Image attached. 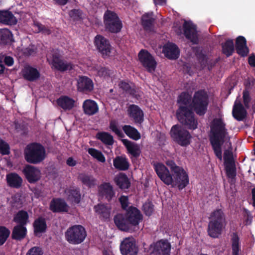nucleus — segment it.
Returning a JSON list of instances; mask_svg holds the SVG:
<instances>
[{
  "mask_svg": "<svg viewBox=\"0 0 255 255\" xmlns=\"http://www.w3.org/2000/svg\"><path fill=\"white\" fill-rule=\"evenodd\" d=\"M166 164L169 169L162 163L156 162L153 168L159 179L166 185L177 187L181 190L185 188L189 182L187 173L181 167L177 166L172 160H168Z\"/></svg>",
  "mask_w": 255,
  "mask_h": 255,
  "instance_id": "1",
  "label": "nucleus"
},
{
  "mask_svg": "<svg viewBox=\"0 0 255 255\" xmlns=\"http://www.w3.org/2000/svg\"><path fill=\"white\" fill-rule=\"evenodd\" d=\"M191 95L187 92H182L178 97L177 103L180 104L176 112L177 119L186 128L194 130L197 128L198 121L195 114L187 105L192 102Z\"/></svg>",
  "mask_w": 255,
  "mask_h": 255,
  "instance_id": "2",
  "label": "nucleus"
},
{
  "mask_svg": "<svg viewBox=\"0 0 255 255\" xmlns=\"http://www.w3.org/2000/svg\"><path fill=\"white\" fill-rule=\"evenodd\" d=\"M114 220L118 229L132 233L138 229V225L142 220V215L137 208L130 206L125 214H117L114 217Z\"/></svg>",
  "mask_w": 255,
  "mask_h": 255,
  "instance_id": "3",
  "label": "nucleus"
},
{
  "mask_svg": "<svg viewBox=\"0 0 255 255\" xmlns=\"http://www.w3.org/2000/svg\"><path fill=\"white\" fill-rule=\"evenodd\" d=\"M227 134L226 124L223 120L214 119L210 126L209 140L215 155L220 160L222 159V145Z\"/></svg>",
  "mask_w": 255,
  "mask_h": 255,
  "instance_id": "4",
  "label": "nucleus"
},
{
  "mask_svg": "<svg viewBox=\"0 0 255 255\" xmlns=\"http://www.w3.org/2000/svg\"><path fill=\"white\" fill-rule=\"evenodd\" d=\"M226 225L225 214L222 209H216L213 211L209 217L207 233L210 237L218 238L222 234Z\"/></svg>",
  "mask_w": 255,
  "mask_h": 255,
  "instance_id": "5",
  "label": "nucleus"
},
{
  "mask_svg": "<svg viewBox=\"0 0 255 255\" xmlns=\"http://www.w3.org/2000/svg\"><path fill=\"white\" fill-rule=\"evenodd\" d=\"M24 158L29 163L37 164L46 158V150L44 146L38 142L28 144L24 152Z\"/></svg>",
  "mask_w": 255,
  "mask_h": 255,
  "instance_id": "6",
  "label": "nucleus"
},
{
  "mask_svg": "<svg viewBox=\"0 0 255 255\" xmlns=\"http://www.w3.org/2000/svg\"><path fill=\"white\" fill-rule=\"evenodd\" d=\"M209 96L205 90L196 91L190 104L192 110L198 116H204L209 105Z\"/></svg>",
  "mask_w": 255,
  "mask_h": 255,
  "instance_id": "7",
  "label": "nucleus"
},
{
  "mask_svg": "<svg viewBox=\"0 0 255 255\" xmlns=\"http://www.w3.org/2000/svg\"><path fill=\"white\" fill-rule=\"evenodd\" d=\"M104 27L106 31L117 34L121 32L123 25L118 14L114 11L107 9L103 15Z\"/></svg>",
  "mask_w": 255,
  "mask_h": 255,
  "instance_id": "8",
  "label": "nucleus"
},
{
  "mask_svg": "<svg viewBox=\"0 0 255 255\" xmlns=\"http://www.w3.org/2000/svg\"><path fill=\"white\" fill-rule=\"evenodd\" d=\"M66 241L72 245L83 243L87 237L85 228L81 225H75L69 227L65 233Z\"/></svg>",
  "mask_w": 255,
  "mask_h": 255,
  "instance_id": "9",
  "label": "nucleus"
},
{
  "mask_svg": "<svg viewBox=\"0 0 255 255\" xmlns=\"http://www.w3.org/2000/svg\"><path fill=\"white\" fill-rule=\"evenodd\" d=\"M170 135L174 141L181 146H187L190 144L192 137L190 133L179 125L172 127Z\"/></svg>",
  "mask_w": 255,
  "mask_h": 255,
  "instance_id": "10",
  "label": "nucleus"
},
{
  "mask_svg": "<svg viewBox=\"0 0 255 255\" xmlns=\"http://www.w3.org/2000/svg\"><path fill=\"white\" fill-rule=\"evenodd\" d=\"M139 62L149 72H153L156 67V62L152 55L146 50L141 49L138 54Z\"/></svg>",
  "mask_w": 255,
  "mask_h": 255,
  "instance_id": "11",
  "label": "nucleus"
},
{
  "mask_svg": "<svg viewBox=\"0 0 255 255\" xmlns=\"http://www.w3.org/2000/svg\"><path fill=\"white\" fill-rule=\"evenodd\" d=\"M94 43L104 58L110 56L112 46L108 39L102 35H97L95 37Z\"/></svg>",
  "mask_w": 255,
  "mask_h": 255,
  "instance_id": "12",
  "label": "nucleus"
},
{
  "mask_svg": "<svg viewBox=\"0 0 255 255\" xmlns=\"http://www.w3.org/2000/svg\"><path fill=\"white\" fill-rule=\"evenodd\" d=\"M51 65L53 68L60 72L71 71L74 68V65L72 62L62 59L61 55L57 53L52 54Z\"/></svg>",
  "mask_w": 255,
  "mask_h": 255,
  "instance_id": "13",
  "label": "nucleus"
},
{
  "mask_svg": "<svg viewBox=\"0 0 255 255\" xmlns=\"http://www.w3.org/2000/svg\"><path fill=\"white\" fill-rule=\"evenodd\" d=\"M185 37L189 40L193 44H198L199 42L197 26L190 21L185 20L183 24Z\"/></svg>",
  "mask_w": 255,
  "mask_h": 255,
  "instance_id": "14",
  "label": "nucleus"
},
{
  "mask_svg": "<svg viewBox=\"0 0 255 255\" xmlns=\"http://www.w3.org/2000/svg\"><path fill=\"white\" fill-rule=\"evenodd\" d=\"M76 87L79 92L87 94L92 92L94 88L93 80L86 76L79 75L76 79Z\"/></svg>",
  "mask_w": 255,
  "mask_h": 255,
  "instance_id": "15",
  "label": "nucleus"
},
{
  "mask_svg": "<svg viewBox=\"0 0 255 255\" xmlns=\"http://www.w3.org/2000/svg\"><path fill=\"white\" fill-rule=\"evenodd\" d=\"M25 178L30 184H34L38 181L41 178V171L34 166L27 164L22 170Z\"/></svg>",
  "mask_w": 255,
  "mask_h": 255,
  "instance_id": "16",
  "label": "nucleus"
},
{
  "mask_svg": "<svg viewBox=\"0 0 255 255\" xmlns=\"http://www.w3.org/2000/svg\"><path fill=\"white\" fill-rule=\"evenodd\" d=\"M120 251L122 255H137L138 248L132 238H126L121 243Z\"/></svg>",
  "mask_w": 255,
  "mask_h": 255,
  "instance_id": "17",
  "label": "nucleus"
},
{
  "mask_svg": "<svg viewBox=\"0 0 255 255\" xmlns=\"http://www.w3.org/2000/svg\"><path fill=\"white\" fill-rule=\"evenodd\" d=\"M64 194L68 201L73 204L80 203L82 196L79 187L74 186H70L65 189Z\"/></svg>",
  "mask_w": 255,
  "mask_h": 255,
  "instance_id": "18",
  "label": "nucleus"
},
{
  "mask_svg": "<svg viewBox=\"0 0 255 255\" xmlns=\"http://www.w3.org/2000/svg\"><path fill=\"white\" fill-rule=\"evenodd\" d=\"M170 244L167 241L160 240L153 246L152 254L153 255H169Z\"/></svg>",
  "mask_w": 255,
  "mask_h": 255,
  "instance_id": "19",
  "label": "nucleus"
},
{
  "mask_svg": "<svg viewBox=\"0 0 255 255\" xmlns=\"http://www.w3.org/2000/svg\"><path fill=\"white\" fill-rule=\"evenodd\" d=\"M94 209L96 215L101 221H107L109 220L111 208L107 204H98L94 206Z\"/></svg>",
  "mask_w": 255,
  "mask_h": 255,
  "instance_id": "20",
  "label": "nucleus"
},
{
  "mask_svg": "<svg viewBox=\"0 0 255 255\" xmlns=\"http://www.w3.org/2000/svg\"><path fill=\"white\" fill-rule=\"evenodd\" d=\"M49 209L53 213L67 212L68 206L64 200L53 198L50 203Z\"/></svg>",
  "mask_w": 255,
  "mask_h": 255,
  "instance_id": "21",
  "label": "nucleus"
},
{
  "mask_svg": "<svg viewBox=\"0 0 255 255\" xmlns=\"http://www.w3.org/2000/svg\"><path fill=\"white\" fill-rule=\"evenodd\" d=\"M99 194L100 196L108 202L111 201L115 195L112 186L108 182H105L99 186Z\"/></svg>",
  "mask_w": 255,
  "mask_h": 255,
  "instance_id": "22",
  "label": "nucleus"
},
{
  "mask_svg": "<svg viewBox=\"0 0 255 255\" xmlns=\"http://www.w3.org/2000/svg\"><path fill=\"white\" fill-rule=\"evenodd\" d=\"M163 53L169 59H176L179 56V50L178 46L173 43H167L163 47Z\"/></svg>",
  "mask_w": 255,
  "mask_h": 255,
  "instance_id": "23",
  "label": "nucleus"
},
{
  "mask_svg": "<svg viewBox=\"0 0 255 255\" xmlns=\"http://www.w3.org/2000/svg\"><path fill=\"white\" fill-rule=\"evenodd\" d=\"M119 86L120 89L125 92L131 95L133 97L138 98L140 97V92L138 89L132 83H128L125 81H121L119 83Z\"/></svg>",
  "mask_w": 255,
  "mask_h": 255,
  "instance_id": "24",
  "label": "nucleus"
},
{
  "mask_svg": "<svg viewBox=\"0 0 255 255\" xmlns=\"http://www.w3.org/2000/svg\"><path fill=\"white\" fill-rule=\"evenodd\" d=\"M128 111L129 116L133 119L135 123L141 124L143 122V112L138 106L135 105H130Z\"/></svg>",
  "mask_w": 255,
  "mask_h": 255,
  "instance_id": "25",
  "label": "nucleus"
},
{
  "mask_svg": "<svg viewBox=\"0 0 255 255\" xmlns=\"http://www.w3.org/2000/svg\"><path fill=\"white\" fill-rule=\"evenodd\" d=\"M22 75L25 80L30 82H33L40 77V74L37 69L28 66L25 67L22 70Z\"/></svg>",
  "mask_w": 255,
  "mask_h": 255,
  "instance_id": "26",
  "label": "nucleus"
},
{
  "mask_svg": "<svg viewBox=\"0 0 255 255\" xmlns=\"http://www.w3.org/2000/svg\"><path fill=\"white\" fill-rule=\"evenodd\" d=\"M0 23L7 25H13L16 24L17 19L11 11L0 10Z\"/></svg>",
  "mask_w": 255,
  "mask_h": 255,
  "instance_id": "27",
  "label": "nucleus"
},
{
  "mask_svg": "<svg viewBox=\"0 0 255 255\" xmlns=\"http://www.w3.org/2000/svg\"><path fill=\"white\" fill-rule=\"evenodd\" d=\"M122 141L126 147L128 153L135 158L139 156L141 150L138 144L132 142L128 139H122Z\"/></svg>",
  "mask_w": 255,
  "mask_h": 255,
  "instance_id": "28",
  "label": "nucleus"
},
{
  "mask_svg": "<svg viewBox=\"0 0 255 255\" xmlns=\"http://www.w3.org/2000/svg\"><path fill=\"white\" fill-rule=\"evenodd\" d=\"M56 103L64 111H70L74 107L75 101L68 96H61Z\"/></svg>",
  "mask_w": 255,
  "mask_h": 255,
  "instance_id": "29",
  "label": "nucleus"
},
{
  "mask_svg": "<svg viewBox=\"0 0 255 255\" xmlns=\"http://www.w3.org/2000/svg\"><path fill=\"white\" fill-rule=\"evenodd\" d=\"M233 117L238 121H243L247 117V112L240 102H235L233 106Z\"/></svg>",
  "mask_w": 255,
  "mask_h": 255,
  "instance_id": "30",
  "label": "nucleus"
},
{
  "mask_svg": "<svg viewBox=\"0 0 255 255\" xmlns=\"http://www.w3.org/2000/svg\"><path fill=\"white\" fill-rule=\"evenodd\" d=\"M33 227L34 234L35 236L45 233L47 227L45 219L42 217H38L34 220Z\"/></svg>",
  "mask_w": 255,
  "mask_h": 255,
  "instance_id": "31",
  "label": "nucleus"
},
{
  "mask_svg": "<svg viewBox=\"0 0 255 255\" xmlns=\"http://www.w3.org/2000/svg\"><path fill=\"white\" fill-rule=\"evenodd\" d=\"M153 12L144 14L141 17V24L146 31H152L154 27L155 19L153 17Z\"/></svg>",
  "mask_w": 255,
  "mask_h": 255,
  "instance_id": "32",
  "label": "nucleus"
},
{
  "mask_svg": "<svg viewBox=\"0 0 255 255\" xmlns=\"http://www.w3.org/2000/svg\"><path fill=\"white\" fill-rule=\"evenodd\" d=\"M230 236L232 255H239L241 252V245L238 234L237 232H233Z\"/></svg>",
  "mask_w": 255,
  "mask_h": 255,
  "instance_id": "33",
  "label": "nucleus"
},
{
  "mask_svg": "<svg viewBox=\"0 0 255 255\" xmlns=\"http://www.w3.org/2000/svg\"><path fill=\"white\" fill-rule=\"evenodd\" d=\"M115 168L120 171H126L128 169L129 163L125 155L117 156L113 160Z\"/></svg>",
  "mask_w": 255,
  "mask_h": 255,
  "instance_id": "34",
  "label": "nucleus"
},
{
  "mask_svg": "<svg viewBox=\"0 0 255 255\" xmlns=\"http://www.w3.org/2000/svg\"><path fill=\"white\" fill-rule=\"evenodd\" d=\"M7 183L12 188H19L22 183V178L16 173H10L6 176Z\"/></svg>",
  "mask_w": 255,
  "mask_h": 255,
  "instance_id": "35",
  "label": "nucleus"
},
{
  "mask_svg": "<svg viewBox=\"0 0 255 255\" xmlns=\"http://www.w3.org/2000/svg\"><path fill=\"white\" fill-rule=\"evenodd\" d=\"M27 232L25 226L17 225L13 228L11 238L16 241H21L25 238Z\"/></svg>",
  "mask_w": 255,
  "mask_h": 255,
  "instance_id": "36",
  "label": "nucleus"
},
{
  "mask_svg": "<svg viewBox=\"0 0 255 255\" xmlns=\"http://www.w3.org/2000/svg\"><path fill=\"white\" fill-rule=\"evenodd\" d=\"M84 113L87 115H93L98 111L99 108L97 104L93 100H86L83 104Z\"/></svg>",
  "mask_w": 255,
  "mask_h": 255,
  "instance_id": "37",
  "label": "nucleus"
},
{
  "mask_svg": "<svg viewBox=\"0 0 255 255\" xmlns=\"http://www.w3.org/2000/svg\"><path fill=\"white\" fill-rule=\"evenodd\" d=\"M78 179L83 185L89 188L94 187L97 185V180L91 174L80 173L78 176Z\"/></svg>",
  "mask_w": 255,
  "mask_h": 255,
  "instance_id": "38",
  "label": "nucleus"
},
{
  "mask_svg": "<svg viewBox=\"0 0 255 255\" xmlns=\"http://www.w3.org/2000/svg\"><path fill=\"white\" fill-rule=\"evenodd\" d=\"M222 52L227 57L232 55L235 51V45L233 39H228L221 44Z\"/></svg>",
  "mask_w": 255,
  "mask_h": 255,
  "instance_id": "39",
  "label": "nucleus"
},
{
  "mask_svg": "<svg viewBox=\"0 0 255 255\" xmlns=\"http://www.w3.org/2000/svg\"><path fill=\"white\" fill-rule=\"evenodd\" d=\"M123 129L127 135L130 138L137 140L141 137L140 134L137 129L130 125L124 126Z\"/></svg>",
  "mask_w": 255,
  "mask_h": 255,
  "instance_id": "40",
  "label": "nucleus"
},
{
  "mask_svg": "<svg viewBox=\"0 0 255 255\" xmlns=\"http://www.w3.org/2000/svg\"><path fill=\"white\" fill-rule=\"evenodd\" d=\"M96 137L105 145H112L114 143L113 136L108 132L103 131L98 132L96 135Z\"/></svg>",
  "mask_w": 255,
  "mask_h": 255,
  "instance_id": "41",
  "label": "nucleus"
},
{
  "mask_svg": "<svg viewBox=\"0 0 255 255\" xmlns=\"http://www.w3.org/2000/svg\"><path fill=\"white\" fill-rule=\"evenodd\" d=\"M117 185L122 189H127L130 185V183L127 176L124 174H120L115 178Z\"/></svg>",
  "mask_w": 255,
  "mask_h": 255,
  "instance_id": "42",
  "label": "nucleus"
},
{
  "mask_svg": "<svg viewBox=\"0 0 255 255\" xmlns=\"http://www.w3.org/2000/svg\"><path fill=\"white\" fill-rule=\"evenodd\" d=\"M29 216L26 211L21 210L17 212L14 217V221L18 224L26 226L28 222Z\"/></svg>",
  "mask_w": 255,
  "mask_h": 255,
  "instance_id": "43",
  "label": "nucleus"
},
{
  "mask_svg": "<svg viewBox=\"0 0 255 255\" xmlns=\"http://www.w3.org/2000/svg\"><path fill=\"white\" fill-rule=\"evenodd\" d=\"M13 41L12 34L11 31L7 29H0V42L3 44L10 43Z\"/></svg>",
  "mask_w": 255,
  "mask_h": 255,
  "instance_id": "44",
  "label": "nucleus"
},
{
  "mask_svg": "<svg viewBox=\"0 0 255 255\" xmlns=\"http://www.w3.org/2000/svg\"><path fill=\"white\" fill-rule=\"evenodd\" d=\"M226 175L230 179H235L237 175V169L235 161L225 164Z\"/></svg>",
  "mask_w": 255,
  "mask_h": 255,
  "instance_id": "45",
  "label": "nucleus"
},
{
  "mask_svg": "<svg viewBox=\"0 0 255 255\" xmlns=\"http://www.w3.org/2000/svg\"><path fill=\"white\" fill-rule=\"evenodd\" d=\"M88 152L94 158L96 159L100 162H105L106 161L105 157L101 151L94 148H89Z\"/></svg>",
  "mask_w": 255,
  "mask_h": 255,
  "instance_id": "46",
  "label": "nucleus"
},
{
  "mask_svg": "<svg viewBox=\"0 0 255 255\" xmlns=\"http://www.w3.org/2000/svg\"><path fill=\"white\" fill-rule=\"evenodd\" d=\"M109 128L116 134L120 137H125L124 133L118 127V123L116 120H112L110 122Z\"/></svg>",
  "mask_w": 255,
  "mask_h": 255,
  "instance_id": "47",
  "label": "nucleus"
},
{
  "mask_svg": "<svg viewBox=\"0 0 255 255\" xmlns=\"http://www.w3.org/2000/svg\"><path fill=\"white\" fill-rule=\"evenodd\" d=\"M10 235V231L4 226H0V246L2 245Z\"/></svg>",
  "mask_w": 255,
  "mask_h": 255,
  "instance_id": "48",
  "label": "nucleus"
},
{
  "mask_svg": "<svg viewBox=\"0 0 255 255\" xmlns=\"http://www.w3.org/2000/svg\"><path fill=\"white\" fill-rule=\"evenodd\" d=\"M82 11L80 9H73L69 11V15L74 21H78L82 19Z\"/></svg>",
  "mask_w": 255,
  "mask_h": 255,
  "instance_id": "49",
  "label": "nucleus"
},
{
  "mask_svg": "<svg viewBox=\"0 0 255 255\" xmlns=\"http://www.w3.org/2000/svg\"><path fill=\"white\" fill-rule=\"evenodd\" d=\"M97 70L98 75L104 78H109L112 73L111 70L106 67H98Z\"/></svg>",
  "mask_w": 255,
  "mask_h": 255,
  "instance_id": "50",
  "label": "nucleus"
},
{
  "mask_svg": "<svg viewBox=\"0 0 255 255\" xmlns=\"http://www.w3.org/2000/svg\"><path fill=\"white\" fill-rule=\"evenodd\" d=\"M142 209L146 216H150L153 213L154 206L151 202H146L143 205Z\"/></svg>",
  "mask_w": 255,
  "mask_h": 255,
  "instance_id": "51",
  "label": "nucleus"
},
{
  "mask_svg": "<svg viewBox=\"0 0 255 255\" xmlns=\"http://www.w3.org/2000/svg\"><path fill=\"white\" fill-rule=\"evenodd\" d=\"M9 149L8 144L0 138V153L2 155H8Z\"/></svg>",
  "mask_w": 255,
  "mask_h": 255,
  "instance_id": "52",
  "label": "nucleus"
},
{
  "mask_svg": "<svg viewBox=\"0 0 255 255\" xmlns=\"http://www.w3.org/2000/svg\"><path fill=\"white\" fill-rule=\"evenodd\" d=\"M250 91L244 90L243 92V99L245 107L249 109L250 108V103L251 101L252 98L250 96Z\"/></svg>",
  "mask_w": 255,
  "mask_h": 255,
  "instance_id": "53",
  "label": "nucleus"
},
{
  "mask_svg": "<svg viewBox=\"0 0 255 255\" xmlns=\"http://www.w3.org/2000/svg\"><path fill=\"white\" fill-rule=\"evenodd\" d=\"M236 52L240 56L243 57L247 56L250 52L249 47L247 45L236 48Z\"/></svg>",
  "mask_w": 255,
  "mask_h": 255,
  "instance_id": "54",
  "label": "nucleus"
},
{
  "mask_svg": "<svg viewBox=\"0 0 255 255\" xmlns=\"http://www.w3.org/2000/svg\"><path fill=\"white\" fill-rule=\"evenodd\" d=\"M255 84V79L254 78H248L245 82V89L244 90L251 91L253 89Z\"/></svg>",
  "mask_w": 255,
  "mask_h": 255,
  "instance_id": "55",
  "label": "nucleus"
},
{
  "mask_svg": "<svg viewBox=\"0 0 255 255\" xmlns=\"http://www.w3.org/2000/svg\"><path fill=\"white\" fill-rule=\"evenodd\" d=\"M247 45V40L243 36H239L236 39L235 48H237Z\"/></svg>",
  "mask_w": 255,
  "mask_h": 255,
  "instance_id": "56",
  "label": "nucleus"
},
{
  "mask_svg": "<svg viewBox=\"0 0 255 255\" xmlns=\"http://www.w3.org/2000/svg\"><path fill=\"white\" fill-rule=\"evenodd\" d=\"M224 164L234 162L233 153L231 151L226 150L224 153Z\"/></svg>",
  "mask_w": 255,
  "mask_h": 255,
  "instance_id": "57",
  "label": "nucleus"
},
{
  "mask_svg": "<svg viewBox=\"0 0 255 255\" xmlns=\"http://www.w3.org/2000/svg\"><path fill=\"white\" fill-rule=\"evenodd\" d=\"M34 25L37 27L38 32H41L42 33L47 35L51 33V30L47 27L39 22L35 23Z\"/></svg>",
  "mask_w": 255,
  "mask_h": 255,
  "instance_id": "58",
  "label": "nucleus"
},
{
  "mask_svg": "<svg viewBox=\"0 0 255 255\" xmlns=\"http://www.w3.org/2000/svg\"><path fill=\"white\" fill-rule=\"evenodd\" d=\"M42 249L38 247H34L28 250L26 255H42Z\"/></svg>",
  "mask_w": 255,
  "mask_h": 255,
  "instance_id": "59",
  "label": "nucleus"
},
{
  "mask_svg": "<svg viewBox=\"0 0 255 255\" xmlns=\"http://www.w3.org/2000/svg\"><path fill=\"white\" fill-rule=\"evenodd\" d=\"M119 201L122 209L127 210L129 204L128 197L124 195L121 196L119 198Z\"/></svg>",
  "mask_w": 255,
  "mask_h": 255,
  "instance_id": "60",
  "label": "nucleus"
},
{
  "mask_svg": "<svg viewBox=\"0 0 255 255\" xmlns=\"http://www.w3.org/2000/svg\"><path fill=\"white\" fill-rule=\"evenodd\" d=\"M243 216L246 218V224L251 223L252 220L253 216L251 212L246 208L243 209Z\"/></svg>",
  "mask_w": 255,
  "mask_h": 255,
  "instance_id": "61",
  "label": "nucleus"
},
{
  "mask_svg": "<svg viewBox=\"0 0 255 255\" xmlns=\"http://www.w3.org/2000/svg\"><path fill=\"white\" fill-rule=\"evenodd\" d=\"M35 53L34 49L32 47H27L22 50V53L25 56H29Z\"/></svg>",
  "mask_w": 255,
  "mask_h": 255,
  "instance_id": "62",
  "label": "nucleus"
},
{
  "mask_svg": "<svg viewBox=\"0 0 255 255\" xmlns=\"http://www.w3.org/2000/svg\"><path fill=\"white\" fill-rule=\"evenodd\" d=\"M4 64L7 66H11L14 63L13 58L9 56H6L3 60Z\"/></svg>",
  "mask_w": 255,
  "mask_h": 255,
  "instance_id": "63",
  "label": "nucleus"
},
{
  "mask_svg": "<svg viewBox=\"0 0 255 255\" xmlns=\"http://www.w3.org/2000/svg\"><path fill=\"white\" fill-rule=\"evenodd\" d=\"M248 62L251 66L255 67V55L252 54L248 58Z\"/></svg>",
  "mask_w": 255,
  "mask_h": 255,
  "instance_id": "64",
  "label": "nucleus"
}]
</instances>
